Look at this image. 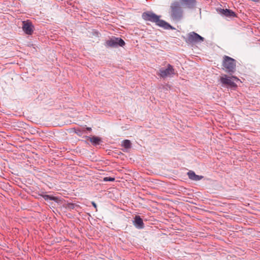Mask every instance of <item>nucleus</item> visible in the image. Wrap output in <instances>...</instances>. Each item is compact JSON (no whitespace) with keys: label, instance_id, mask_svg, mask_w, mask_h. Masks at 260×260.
<instances>
[{"label":"nucleus","instance_id":"nucleus-1","mask_svg":"<svg viewBox=\"0 0 260 260\" xmlns=\"http://www.w3.org/2000/svg\"><path fill=\"white\" fill-rule=\"evenodd\" d=\"M142 17L144 20L155 23L156 25L165 29H173V27L170 24L160 19V16L157 15L152 11H147L143 13Z\"/></svg>","mask_w":260,"mask_h":260},{"label":"nucleus","instance_id":"nucleus-2","mask_svg":"<svg viewBox=\"0 0 260 260\" xmlns=\"http://www.w3.org/2000/svg\"><path fill=\"white\" fill-rule=\"evenodd\" d=\"M170 15L172 19L175 21H179L183 17V10L180 2L175 1L170 6Z\"/></svg>","mask_w":260,"mask_h":260},{"label":"nucleus","instance_id":"nucleus-3","mask_svg":"<svg viewBox=\"0 0 260 260\" xmlns=\"http://www.w3.org/2000/svg\"><path fill=\"white\" fill-rule=\"evenodd\" d=\"M222 67L223 70L231 75L236 71V60L231 57L224 55L223 57Z\"/></svg>","mask_w":260,"mask_h":260},{"label":"nucleus","instance_id":"nucleus-4","mask_svg":"<svg viewBox=\"0 0 260 260\" xmlns=\"http://www.w3.org/2000/svg\"><path fill=\"white\" fill-rule=\"evenodd\" d=\"M204 41V38L203 37L194 31L189 33L185 39V42L188 44H195Z\"/></svg>","mask_w":260,"mask_h":260},{"label":"nucleus","instance_id":"nucleus-5","mask_svg":"<svg viewBox=\"0 0 260 260\" xmlns=\"http://www.w3.org/2000/svg\"><path fill=\"white\" fill-rule=\"evenodd\" d=\"M158 75L163 78L175 74V70L170 64L167 65V69H160Z\"/></svg>","mask_w":260,"mask_h":260},{"label":"nucleus","instance_id":"nucleus-6","mask_svg":"<svg viewBox=\"0 0 260 260\" xmlns=\"http://www.w3.org/2000/svg\"><path fill=\"white\" fill-rule=\"evenodd\" d=\"M107 46L110 47H115L118 46L123 47L125 45L124 41L121 38H114L106 42Z\"/></svg>","mask_w":260,"mask_h":260},{"label":"nucleus","instance_id":"nucleus-7","mask_svg":"<svg viewBox=\"0 0 260 260\" xmlns=\"http://www.w3.org/2000/svg\"><path fill=\"white\" fill-rule=\"evenodd\" d=\"M22 29L28 35H31L34 32V26L29 20L22 21Z\"/></svg>","mask_w":260,"mask_h":260},{"label":"nucleus","instance_id":"nucleus-8","mask_svg":"<svg viewBox=\"0 0 260 260\" xmlns=\"http://www.w3.org/2000/svg\"><path fill=\"white\" fill-rule=\"evenodd\" d=\"M220 81L222 84L228 85L231 88H236L237 87V84L232 81L231 79V78L228 77L226 75H224L223 76L220 77Z\"/></svg>","mask_w":260,"mask_h":260},{"label":"nucleus","instance_id":"nucleus-9","mask_svg":"<svg viewBox=\"0 0 260 260\" xmlns=\"http://www.w3.org/2000/svg\"><path fill=\"white\" fill-rule=\"evenodd\" d=\"M134 225L139 229L144 228V223L143 220L139 216H136L133 221Z\"/></svg>","mask_w":260,"mask_h":260},{"label":"nucleus","instance_id":"nucleus-10","mask_svg":"<svg viewBox=\"0 0 260 260\" xmlns=\"http://www.w3.org/2000/svg\"><path fill=\"white\" fill-rule=\"evenodd\" d=\"M219 12L226 17H236V13L230 9H220Z\"/></svg>","mask_w":260,"mask_h":260},{"label":"nucleus","instance_id":"nucleus-11","mask_svg":"<svg viewBox=\"0 0 260 260\" xmlns=\"http://www.w3.org/2000/svg\"><path fill=\"white\" fill-rule=\"evenodd\" d=\"M181 2L189 8H194L197 4L196 0H181Z\"/></svg>","mask_w":260,"mask_h":260},{"label":"nucleus","instance_id":"nucleus-12","mask_svg":"<svg viewBox=\"0 0 260 260\" xmlns=\"http://www.w3.org/2000/svg\"><path fill=\"white\" fill-rule=\"evenodd\" d=\"M187 175L190 179L194 180V181H198V180H201L202 178H203V176L196 175L194 173V172L192 171H189L187 173Z\"/></svg>","mask_w":260,"mask_h":260},{"label":"nucleus","instance_id":"nucleus-13","mask_svg":"<svg viewBox=\"0 0 260 260\" xmlns=\"http://www.w3.org/2000/svg\"><path fill=\"white\" fill-rule=\"evenodd\" d=\"M87 140H89L90 142L94 145H99L101 142V138L95 136L88 137Z\"/></svg>","mask_w":260,"mask_h":260},{"label":"nucleus","instance_id":"nucleus-14","mask_svg":"<svg viewBox=\"0 0 260 260\" xmlns=\"http://www.w3.org/2000/svg\"><path fill=\"white\" fill-rule=\"evenodd\" d=\"M121 145L126 149H129L132 147V143L129 140H124L122 141Z\"/></svg>","mask_w":260,"mask_h":260},{"label":"nucleus","instance_id":"nucleus-15","mask_svg":"<svg viewBox=\"0 0 260 260\" xmlns=\"http://www.w3.org/2000/svg\"><path fill=\"white\" fill-rule=\"evenodd\" d=\"M43 198L46 201L52 200L56 202H57L58 201V199L57 198L50 195H44Z\"/></svg>","mask_w":260,"mask_h":260},{"label":"nucleus","instance_id":"nucleus-16","mask_svg":"<svg viewBox=\"0 0 260 260\" xmlns=\"http://www.w3.org/2000/svg\"><path fill=\"white\" fill-rule=\"evenodd\" d=\"M115 180V178L114 177H104L103 178V181L107 182V181H114Z\"/></svg>","mask_w":260,"mask_h":260},{"label":"nucleus","instance_id":"nucleus-17","mask_svg":"<svg viewBox=\"0 0 260 260\" xmlns=\"http://www.w3.org/2000/svg\"><path fill=\"white\" fill-rule=\"evenodd\" d=\"M231 78V79H234V80H237V81H239V79L236 76H232Z\"/></svg>","mask_w":260,"mask_h":260},{"label":"nucleus","instance_id":"nucleus-18","mask_svg":"<svg viewBox=\"0 0 260 260\" xmlns=\"http://www.w3.org/2000/svg\"><path fill=\"white\" fill-rule=\"evenodd\" d=\"M92 205L94 206V207L95 208H96V204L94 202H92Z\"/></svg>","mask_w":260,"mask_h":260},{"label":"nucleus","instance_id":"nucleus-19","mask_svg":"<svg viewBox=\"0 0 260 260\" xmlns=\"http://www.w3.org/2000/svg\"><path fill=\"white\" fill-rule=\"evenodd\" d=\"M86 129L87 131H91V128H90V127H87Z\"/></svg>","mask_w":260,"mask_h":260},{"label":"nucleus","instance_id":"nucleus-20","mask_svg":"<svg viewBox=\"0 0 260 260\" xmlns=\"http://www.w3.org/2000/svg\"><path fill=\"white\" fill-rule=\"evenodd\" d=\"M254 1H255V2H257V1H258L259 0H254Z\"/></svg>","mask_w":260,"mask_h":260}]
</instances>
